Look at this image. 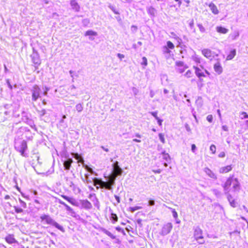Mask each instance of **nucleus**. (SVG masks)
Masks as SVG:
<instances>
[{"mask_svg": "<svg viewBox=\"0 0 248 248\" xmlns=\"http://www.w3.org/2000/svg\"><path fill=\"white\" fill-rule=\"evenodd\" d=\"M70 187L73 189V190L74 191V192L75 193H80V189H79V188H78V187H77L76 186H75L72 182H70Z\"/></svg>", "mask_w": 248, "mask_h": 248, "instance_id": "bb28decb", "label": "nucleus"}, {"mask_svg": "<svg viewBox=\"0 0 248 248\" xmlns=\"http://www.w3.org/2000/svg\"><path fill=\"white\" fill-rule=\"evenodd\" d=\"M225 156V153L224 152H220L218 155L219 157L223 158V157H224Z\"/></svg>", "mask_w": 248, "mask_h": 248, "instance_id": "69168bd1", "label": "nucleus"}, {"mask_svg": "<svg viewBox=\"0 0 248 248\" xmlns=\"http://www.w3.org/2000/svg\"><path fill=\"white\" fill-rule=\"evenodd\" d=\"M70 74L71 75V77L73 78L72 79V82H74V79L75 77H78V73L79 72H76L75 71L70 70L69 71Z\"/></svg>", "mask_w": 248, "mask_h": 248, "instance_id": "c756f323", "label": "nucleus"}, {"mask_svg": "<svg viewBox=\"0 0 248 248\" xmlns=\"http://www.w3.org/2000/svg\"><path fill=\"white\" fill-rule=\"evenodd\" d=\"M171 211H172V216H173V217L175 218H176L178 217V214H177V213L176 212V211L175 210V209H172V208H170Z\"/></svg>", "mask_w": 248, "mask_h": 248, "instance_id": "49530a36", "label": "nucleus"}, {"mask_svg": "<svg viewBox=\"0 0 248 248\" xmlns=\"http://www.w3.org/2000/svg\"><path fill=\"white\" fill-rule=\"evenodd\" d=\"M89 198L91 199L92 202L93 203L94 206L96 207L97 209L99 208V202L98 199L96 198L95 195L93 194H90Z\"/></svg>", "mask_w": 248, "mask_h": 248, "instance_id": "4468645a", "label": "nucleus"}, {"mask_svg": "<svg viewBox=\"0 0 248 248\" xmlns=\"http://www.w3.org/2000/svg\"><path fill=\"white\" fill-rule=\"evenodd\" d=\"M210 150L212 152V154H215L216 152V146L214 144H212L210 147Z\"/></svg>", "mask_w": 248, "mask_h": 248, "instance_id": "58836bf2", "label": "nucleus"}, {"mask_svg": "<svg viewBox=\"0 0 248 248\" xmlns=\"http://www.w3.org/2000/svg\"><path fill=\"white\" fill-rule=\"evenodd\" d=\"M241 119H244L248 118V114L244 111L241 112L240 113Z\"/></svg>", "mask_w": 248, "mask_h": 248, "instance_id": "c9c22d12", "label": "nucleus"}, {"mask_svg": "<svg viewBox=\"0 0 248 248\" xmlns=\"http://www.w3.org/2000/svg\"><path fill=\"white\" fill-rule=\"evenodd\" d=\"M62 197L65 200L68 201L69 202L71 199V197H69L66 195H62Z\"/></svg>", "mask_w": 248, "mask_h": 248, "instance_id": "bf43d9fd", "label": "nucleus"}, {"mask_svg": "<svg viewBox=\"0 0 248 248\" xmlns=\"http://www.w3.org/2000/svg\"><path fill=\"white\" fill-rule=\"evenodd\" d=\"M232 170V165H228L220 168L219 172L220 173H225L230 171Z\"/></svg>", "mask_w": 248, "mask_h": 248, "instance_id": "a211bd4d", "label": "nucleus"}, {"mask_svg": "<svg viewBox=\"0 0 248 248\" xmlns=\"http://www.w3.org/2000/svg\"><path fill=\"white\" fill-rule=\"evenodd\" d=\"M162 51L163 53L165 55L166 57L170 56V53L171 52V51L170 49L164 46L162 47Z\"/></svg>", "mask_w": 248, "mask_h": 248, "instance_id": "a878e982", "label": "nucleus"}, {"mask_svg": "<svg viewBox=\"0 0 248 248\" xmlns=\"http://www.w3.org/2000/svg\"><path fill=\"white\" fill-rule=\"evenodd\" d=\"M163 159L165 160L167 162L169 163L170 161V157L169 154L166 153L165 151H163L161 153Z\"/></svg>", "mask_w": 248, "mask_h": 248, "instance_id": "393cba45", "label": "nucleus"}, {"mask_svg": "<svg viewBox=\"0 0 248 248\" xmlns=\"http://www.w3.org/2000/svg\"><path fill=\"white\" fill-rule=\"evenodd\" d=\"M195 74L197 77L199 78H202V77H205V74H207L208 76H210V73L206 70H204L202 71V70L198 68H195Z\"/></svg>", "mask_w": 248, "mask_h": 248, "instance_id": "9b49d317", "label": "nucleus"}, {"mask_svg": "<svg viewBox=\"0 0 248 248\" xmlns=\"http://www.w3.org/2000/svg\"><path fill=\"white\" fill-rule=\"evenodd\" d=\"M188 25L189 27L192 29L194 27V20L193 19L190 20L189 21Z\"/></svg>", "mask_w": 248, "mask_h": 248, "instance_id": "4d7b16f0", "label": "nucleus"}, {"mask_svg": "<svg viewBox=\"0 0 248 248\" xmlns=\"http://www.w3.org/2000/svg\"><path fill=\"white\" fill-rule=\"evenodd\" d=\"M172 224L171 223L168 222L165 224L162 228L160 234L162 236H165L169 234L172 229Z\"/></svg>", "mask_w": 248, "mask_h": 248, "instance_id": "423d86ee", "label": "nucleus"}, {"mask_svg": "<svg viewBox=\"0 0 248 248\" xmlns=\"http://www.w3.org/2000/svg\"><path fill=\"white\" fill-rule=\"evenodd\" d=\"M167 48L170 49H173L174 48L173 44L170 41L167 42V45L165 46Z\"/></svg>", "mask_w": 248, "mask_h": 248, "instance_id": "2f4dec72", "label": "nucleus"}, {"mask_svg": "<svg viewBox=\"0 0 248 248\" xmlns=\"http://www.w3.org/2000/svg\"><path fill=\"white\" fill-rule=\"evenodd\" d=\"M155 9L153 7H149L147 9V12L149 14L154 16L155 14Z\"/></svg>", "mask_w": 248, "mask_h": 248, "instance_id": "473e14b6", "label": "nucleus"}, {"mask_svg": "<svg viewBox=\"0 0 248 248\" xmlns=\"http://www.w3.org/2000/svg\"><path fill=\"white\" fill-rule=\"evenodd\" d=\"M62 197L65 200L68 201L69 202L71 199V197H69L66 195H62Z\"/></svg>", "mask_w": 248, "mask_h": 248, "instance_id": "13d9d810", "label": "nucleus"}, {"mask_svg": "<svg viewBox=\"0 0 248 248\" xmlns=\"http://www.w3.org/2000/svg\"><path fill=\"white\" fill-rule=\"evenodd\" d=\"M205 173L210 178L216 179L217 178L216 175L210 169L208 168H205L204 169Z\"/></svg>", "mask_w": 248, "mask_h": 248, "instance_id": "dca6fc26", "label": "nucleus"}, {"mask_svg": "<svg viewBox=\"0 0 248 248\" xmlns=\"http://www.w3.org/2000/svg\"><path fill=\"white\" fill-rule=\"evenodd\" d=\"M15 148L16 150L20 153L21 155L23 156L26 157L27 154L25 153L27 149V144L25 140H22L19 142L15 143Z\"/></svg>", "mask_w": 248, "mask_h": 248, "instance_id": "20e7f679", "label": "nucleus"}, {"mask_svg": "<svg viewBox=\"0 0 248 248\" xmlns=\"http://www.w3.org/2000/svg\"><path fill=\"white\" fill-rule=\"evenodd\" d=\"M239 35L238 31H235L232 34V38L233 40L236 39Z\"/></svg>", "mask_w": 248, "mask_h": 248, "instance_id": "37998d69", "label": "nucleus"}, {"mask_svg": "<svg viewBox=\"0 0 248 248\" xmlns=\"http://www.w3.org/2000/svg\"><path fill=\"white\" fill-rule=\"evenodd\" d=\"M158 137H159V139L160 141L162 143H165V138H164V134H162V133H159L158 134Z\"/></svg>", "mask_w": 248, "mask_h": 248, "instance_id": "e433bc0d", "label": "nucleus"}, {"mask_svg": "<svg viewBox=\"0 0 248 248\" xmlns=\"http://www.w3.org/2000/svg\"><path fill=\"white\" fill-rule=\"evenodd\" d=\"M109 211L110 212V220H111V222L112 223H115L118 221V217L116 214H114L112 212V211L111 209H109Z\"/></svg>", "mask_w": 248, "mask_h": 248, "instance_id": "412c9836", "label": "nucleus"}, {"mask_svg": "<svg viewBox=\"0 0 248 248\" xmlns=\"http://www.w3.org/2000/svg\"><path fill=\"white\" fill-rule=\"evenodd\" d=\"M42 222H45L46 224L50 225L55 227L58 230L62 232H64V230L62 226L56 222L53 218H52L49 215H43L40 217Z\"/></svg>", "mask_w": 248, "mask_h": 248, "instance_id": "7ed1b4c3", "label": "nucleus"}, {"mask_svg": "<svg viewBox=\"0 0 248 248\" xmlns=\"http://www.w3.org/2000/svg\"><path fill=\"white\" fill-rule=\"evenodd\" d=\"M141 208H142L141 206H135V207H130V211L131 212H134L135 211L141 209Z\"/></svg>", "mask_w": 248, "mask_h": 248, "instance_id": "4c0bfd02", "label": "nucleus"}, {"mask_svg": "<svg viewBox=\"0 0 248 248\" xmlns=\"http://www.w3.org/2000/svg\"><path fill=\"white\" fill-rule=\"evenodd\" d=\"M213 193L217 197H218L220 196V192L217 189H214L212 190Z\"/></svg>", "mask_w": 248, "mask_h": 248, "instance_id": "79ce46f5", "label": "nucleus"}, {"mask_svg": "<svg viewBox=\"0 0 248 248\" xmlns=\"http://www.w3.org/2000/svg\"><path fill=\"white\" fill-rule=\"evenodd\" d=\"M131 30L132 31L135 32L137 30V26H136L135 25H132L131 27Z\"/></svg>", "mask_w": 248, "mask_h": 248, "instance_id": "0e129e2a", "label": "nucleus"}, {"mask_svg": "<svg viewBox=\"0 0 248 248\" xmlns=\"http://www.w3.org/2000/svg\"><path fill=\"white\" fill-rule=\"evenodd\" d=\"M151 114L156 120H158V117L157 116V111L152 112H151Z\"/></svg>", "mask_w": 248, "mask_h": 248, "instance_id": "864d4df0", "label": "nucleus"}, {"mask_svg": "<svg viewBox=\"0 0 248 248\" xmlns=\"http://www.w3.org/2000/svg\"><path fill=\"white\" fill-rule=\"evenodd\" d=\"M31 99L33 101H36L41 97V89L37 85H34L31 89Z\"/></svg>", "mask_w": 248, "mask_h": 248, "instance_id": "39448f33", "label": "nucleus"}, {"mask_svg": "<svg viewBox=\"0 0 248 248\" xmlns=\"http://www.w3.org/2000/svg\"><path fill=\"white\" fill-rule=\"evenodd\" d=\"M176 68L178 72H179L180 73H183L185 69H186L187 67H186L184 66V63H176Z\"/></svg>", "mask_w": 248, "mask_h": 248, "instance_id": "aec40b11", "label": "nucleus"}, {"mask_svg": "<svg viewBox=\"0 0 248 248\" xmlns=\"http://www.w3.org/2000/svg\"><path fill=\"white\" fill-rule=\"evenodd\" d=\"M192 73L189 70H187L185 74V76L187 78H190L192 76Z\"/></svg>", "mask_w": 248, "mask_h": 248, "instance_id": "09e8293b", "label": "nucleus"}, {"mask_svg": "<svg viewBox=\"0 0 248 248\" xmlns=\"http://www.w3.org/2000/svg\"><path fill=\"white\" fill-rule=\"evenodd\" d=\"M194 236L196 240L203 238L202 231L199 227H197L195 228L194 232Z\"/></svg>", "mask_w": 248, "mask_h": 248, "instance_id": "6e6552de", "label": "nucleus"}, {"mask_svg": "<svg viewBox=\"0 0 248 248\" xmlns=\"http://www.w3.org/2000/svg\"><path fill=\"white\" fill-rule=\"evenodd\" d=\"M70 5L72 9L76 12H78L80 10V6L76 0H71L70 1Z\"/></svg>", "mask_w": 248, "mask_h": 248, "instance_id": "ddd939ff", "label": "nucleus"}, {"mask_svg": "<svg viewBox=\"0 0 248 248\" xmlns=\"http://www.w3.org/2000/svg\"><path fill=\"white\" fill-rule=\"evenodd\" d=\"M198 27L199 29V30L201 32L203 33V32H205V29L202 24H198Z\"/></svg>", "mask_w": 248, "mask_h": 248, "instance_id": "c03bdc74", "label": "nucleus"}, {"mask_svg": "<svg viewBox=\"0 0 248 248\" xmlns=\"http://www.w3.org/2000/svg\"><path fill=\"white\" fill-rule=\"evenodd\" d=\"M6 83L7 84V86H8V88L10 90H12L13 87H12V85L11 84V83L10 82L9 79H8L6 80Z\"/></svg>", "mask_w": 248, "mask_h": 248, "instance_id": "052dcab7", "label": "nucleus"}, {"mask_svg": "<svg viewBox=\"0 0 248 248\" xmlns=\"http://www.w3.org/2000/svg\"><path fill=\"white\" fill-rule=\"evenodd\" d=\"M19 201L21 206L23 207L24 208H26V202H24V201H23L20 199H19Z\"/></svg>", "mask_w": 248, "mask_h": 248, "instance_id": "8fccbe9b", "label": "nucleus"}, {"mask_svg": "<svg viewBox=\"0 0 248 248\" xmlns=\"http://www.w3.org/2000/svg\"><path fill=\"white\" fill-rule=\"evenodd\" d=\"M117 57L119 58L120 61H122L124 58V55L120 53L117 54Z\"/></svg>", "mask_w": 248, "mask_h": 248, "instance_id": "e2e57ef3", "label": "nucleus"}, {"mask_svg": "<svg viewBox=\"0 0 248 248\" xmlns=\"http://www.w3.org/2000/svg\"><path fill=\"white\" fill-rule=\"evenodd\" d=\"M236 51L235 49H233L231 51L230 54L227 56L226 60L228 61L231 60L235 55Z\"/></svg>", "mask_w": 248, "mask_h": 248, "instance_id": "c85d7f7f", "label": "nucleus"}, {"mask_svg": "<svg viewBox=\"0 0 248 248\" xmlns=\"http://www.w3.org/2000/svg\"><path fill=\"white\" fill-rule=\"evenodd\" d=\"M72 162V160L71 159H68L63 162V166L64 167V169L66 170H69L71 167V163Z\"/></svg>", "mask_w": 248, "mask_h": 248, "instance_id": "b1692460", "label": "nucleus"}, {"mask_svg": "<svg viewBox=\"0 0 248 248\" xmlns=\"http://www.w3.org/2000/svg\"><path fill=\"white\" fill-rule=\"evenodd\" d=\"M216 31L218 32L223 34H226L229 31V30L227 29L222 27L221 26H217L216 27Z\"/></svg>", "mask_w": 248, "mask_h": 248, "instance_id": "5701e85b", "label": "nucleus"}, {"mask_svg": "<svg viewBox=\"0 0 248 248\" xmlns=\"http://www.w3.org/2000/svg\"><path fill=\"white\" fill-rule=\"evenodd\" d=\"M232 186V189L234 191H238L240 189V183L236 178H234L233 176H230L228 178L226 182L223 185L224 192L228 193L230 186Z\"/></svg>", "mask_w": 248, "mask_h": 248, "instance_id": "f03ea898", "label": "nucleus"}, {"mask_svg": "<svg viewBox=\"0 0 248 248\" xmlns=\"http://www.w3.org/2000/svg\"><path fill=\"white\" fill-rule=\"evenodd\" d=\"M81 208L86 210H90L92 208L91 203L87 200H83L80 201Z\"/></svg>", "mask_w": 248, "mask_h": 248, "instance_id": "1a4fd4ad", "label": "nucleus"}, {"mask_svg": "<svg viewBox=\"0 0 248 248\" xmlns=\"http://www.w3.org/2000/svg\"><path fill=\"white\" fill-rule=\"evenodd\" d=\"M107 181H104L101 179L98 178H94L93 179V185L98 189L99 187L101 188H105L109 190L112 189V186L115 184V178L112 179H106Z\"/></svg>", "mask_w": 248, "mask_h": 248, "instance_id": "f257e3e1", "label": "nucleus"}, {"mask_svg": "<svg viewBox=\"0 0 248 248\" xmlns=\"http://www.w3.org/2000/svg\"><path fill=\"white\" fill-rule=\"evenodd\" d=\"M225 194L227 195V199L228 200V201L230 202V201H231L232 199V195L228 193H225Z\"/></svg>", "mask_w": 248, "mask_h": 248, "instance_id": "603ef678", "label": "nucleus"}, {"mask_svg": "<svg viewBox=\"0 0 248 248\" xmlns=\"http://www.w3.org/2000/svg\"><path fill=\"white\" fill-rule=\"evenodd\" d=\"M66 118V116L65 115H63L61 120L57 124L58 127L62 131L65 129L68 126L67 123L64 121V119Z\"/></svg>", "mask_w": 248, "mask_h": 248, "instance_id": "0eeeda50", "label": "nucleus"}, {"mask_svg": "<svg viewBox=\"0 0 248 248\" xmlns=\"http://www.w3.org/2000/svg\"><path fill=\"white\" fill-rule=\"evenodd\" d=\"M26 123L32 128L35 126L33 122L31 119H27Z\"/></svg>", "mask_w": 248, "mask_h": 248, "instance_id": "ea45409f", "label": "nucleus"}, {"mask_svg": "<svg viewBox=\"0 0 248 248\" xmlns=\"http://www.w3.org/2000/svg\"><path fill=\"white\" fill-rule=\"evenodd\" d=\"M83 166L88 172L91 173V174H94L96 176L97 175V173L93 170V169L87 165L83 164Z\"/></svg>", "mask_w": 248, "mask_h": 248, "instance_id": "cd10ccee", "label": "nucleus"}, {"mask_svg": "<svg viewBox=\"0 0 248 248\" xmlns=\"http://www.w3.org/2000/svg\"><path fill=\"white\" fill-rule=\"evenodd\" d=\"M14 208H15V211L16 213H21L23 211L22 209L17 206H14Z\"/></svg>", "mask_w": 248, "mask_h": 248, "instance_id": "a19ab883", "label": "nucleus"}, {"mask_svg": "<svg viewBox=\"0 0 248 248\" xmlns=\"http://www.w3.org/2000/svg\"><path fill=\"white\" fill-rule=\"evenodd\" d=\"M69 203H70L73 205L77 206L78 202H77V201L73 198H71V199L69 202Z\"/></svg>", "mask_w": 248, "mask_h": 248, "instance_id": "a18cd8bd", "label": "nucleus"}, {"mask_svg": "<svg viewBox=\"0 0 248 248\" xmlns=\"http://www.w3.org/2000/svg\"><path fill=\"white\" fill-rule=\"evenodd\" d=\"M5 239L6 241L10 244L17 243V241L14 238V236L13 234L8 235L5 237Z\"/></svg>", "mask_w": 248, "mask_h": 248, "instance_id": "2eb2a0df", "label": "nucleus"}, {"mask_svg": "<svg viewBox=\"0 0 248 248\" xmlns=\"http://www.w3.org/2000/svg\"><path fill=\"white\" fill-rule=\"evenodd\" d=\"M196 104L198 107H202V100L201 96H199L196 100Z\"/></svg>", "mask_w": 248, "mask_h": 248, "instance_id": "7c9ffc66", "label": "nucleus"}, {"mask_svg": "<svg viewBox=\"0 0 248 248\" xmlns=\"http://www.w3.org/2000/svg\"><path fill=\"white\" fill-rule=\"evenodd\" d=\"M208 6L211 11L214 15H217L219 13V11L217 6L214 3L211 2Z\"/></svg>", "mask_w": 248, "mask_h": 248, "instance_id": "6ab92c4d", "label": "nucleus"}, {"mask_svg": "<svg viewBox=\"0 0 248 248\" xmlns=\"http://www.w3.org/2000/svg\"><path fill=\"white\" fill-rule=\"evenodd\" d=\"M197 86H198V87L199 89V90H201V89L203 86V83L198 82L197 83Z\"/></svg>", "mask_w": 248, "mask_h": 248, "instance_id": "680f3d73", "label": "nucleus"}, {"mask_svg": "<svg viewBox=\"0 0 248 248\" xmlns=\"http://www.w3.org/2000/svg\"><path fill=\"white\" fill-rule=\"evenodd\" d=\"M122 169L119 166L114 167V169H113L114 175L110 178H108V179L116 178L118 175L122 174Z\"/></svg>", "mask_w": 248, "mask_h": 248, "instance_id": "f8f14e48", "label": "nucleus"}, {"mask_svg": "<svg viewBox=\"0 0 248 248\" xmlns=\"http://www.w3.org/2000/svg\"><path fill=\"white\" fill-rule=\"evenodd\" d=\"M85 36H90V37H89V39L91 40H93L94 38L92 37L91 36H97V33L96 32L93 31L92 30H89V31H87L85 32Z\"/></svg>", "mask_w": 248, "mask_h": 248, "instance_id": "4be33fe9", "label": "nucleus"}, {"mask_svg": "<svg viewBox=\"0 0 248 248\" xmlns=\"http://www.w3.org/2000/svg\"><path fill=\"white\" fill-rule=\"evenodd\" d=\"M132 91L134 95H136L139 93V90L135 87H133L132 88Z\"/></svg>", "mask_w": 248, "mask_h": 248, "instance_id": "5fc2aeb1", "label": "nucleus"}, {"mask_svg": "<svg viewBox=\"0 0 248 248\" xmlns=\"http://www.w3.org/2000/svg\"><path fill=\"white\" fill-rule=\"evenodd\" d=\"M231 206L232 207H236L237 203L234 200H232L229 202Z\"/></svg>", "mask_w": 248, "mask_h": 248, "instance_id": "de8ad7c7", "label": "nucleus"}, {"mask_svg": "<svg viewBox=\"0 0 248 248\" xmlns=\"http://www.w3.org/2000/svg\"><path fill=\"white\" fill-rule=\"evenodd\" d=\"M64 206L67 211H68L70 212H73V209L71 207H70L69 205H68L67 204H66Z\"/></svg>", "mask_w": 248, "mask_h": 248, "instance_id": "3c124183", "label": "nucleus"}, {"mask_svg": "<svg viewBox=\"0 0 248 248\" xmlns=\"http://www.w3.org/2000/svg\"><path fill=\"white\" fill-rule=\"evenodd\" d=\"M103 232L106 234H107L108 236H109L110 238H111L112 239H114L115 238V236L113 235L110 232H109L108 231L106 230V229H104L103 230Z\"/></svg>", "mask_w": 248, "mask_h": 248, "instance_id": "72a5a7b5", "label": "nucleus"}, {"mask_svg": "<svg viewBox=\"0 0 248 248\" xmlns=\"http://www.w3.org/2000/svg\"><path fill=\"white\" fill-rule=\"evenodd\" d=\"M202 54L209 60L212 61L214 57V54L208 49H204L202 50Z\"/></svg>", "mask_w": 248, "mask_h": 248, "instance_id": "9d476101", "label": "nucleus"}, {"mask_svg": "<svg viewBox=\"0 0 248 248\" xmlns=\"http://www.w3.org/2000/svg\"><path fill=\"white\" fill-rule=\"evenodd\" d=\"M76 109L78 112H80L83 109V106L81 104L78 103L76 106Z\"/></svg>", "mask_w": 248, "mask_h": 248, "instance_id": "f704fd0d", "label": "nucleus"}, {"mask_svg": "<svg viewBox=\"0 0 248 248\" xmlns=\"http://www.w3.org/2000/svg\"><path fill=\"white\" fill-rule=\"evenodd\" d=\"M206 119L209 122V123H212V121H213V116L212 115H208L207 117H206Z\"/></svg>", "mask_w": 248, "mask_h": 248, "instance_id": "6e6d98bb", "label": "nucleus"}, {"mask_svg": "<svg viewBox=\"0 0 248 248\" xmlns=\"http://www.w3.org/2000/svg\"><path fill=\"white\" fill-rule=\"evenodd\" d=\"M196 149V146L194 144H192L191 145V150L193 153L195 152V150Z\"/></svg>", "mask_w": 248, "mask_h": 248, "instance_id": "774afa93", "label": "nucleus"}, {"mask_svg": "<svg viewBox=\"0 0 248 248\" xmlns=\"http://www.w3.org/2000/svg\"><path fill=\"white\" fill-rule=\"evenodd\" d=\"M214 69L218 75H220L222 73L223 68L220 65V63H215L214 65Z\"/></svg>", "mask_w": 248, "mask_h": 248, "instance_id": "f3484780", "label": "nucleus"}, {"mask_svg": "<svg viewBox=\"0 0 248 248\" xmlns=\"http://www.w3.org/2000/svg\"><path fill=\"white\" fill-rule=\"evenodd\" d=\"M155 203V202L154 201V200H149L148 201V205L149 206H152V205H154Z\"/></svg>", "mask_w": 248, "mask_h": 248, "instance_id": "338daca9", "label": "nucleus"}]
</instances>
